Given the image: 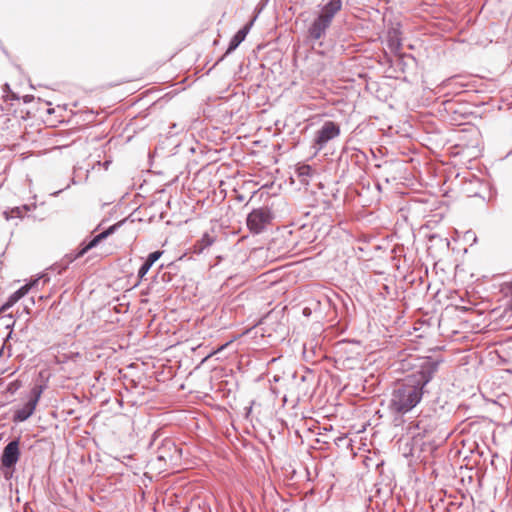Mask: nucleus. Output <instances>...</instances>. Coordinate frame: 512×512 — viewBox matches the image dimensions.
<instances>
[{
  "mask_svg": "<svg viewBox=\"0 0 512 512\" xmlns=\"http://www.w3.org/2000/svg\"><path fill=\"white\" fill-rule=\"evenodd\" d=\"M439 361L424 360L418 369L398 382L391 394L389 409L397 414H406L420 403L425 386L438 371Z\"/></svg>",
  "mask_w": 512,
  "mask_h": 512,
  "instance_id": "1",
  "label": "nucleus"
},
{
  "mask_svg": "<svg viewBox=\"0 0 512 512\" xmlns=\"http://www.w3.org/2000/svg\"><path fill=\"white\" fill-rule=\"evenodd\" d=\"M273 214L267 207L253 209L247 216L246 225L253 234L262 233L271 223Z\"/></svg>",
  "mask_w": 512,
  "mask_h": 512,
  "instance_id": "2",
  "label": "nucleus"
},
{
  "mask_svg": "<svg viewBox=\"0 0 512 512\" xmlns=\"http://www.w3.org/2000/svg\"><path fill=\"white\" fill-rule=\"evenodd\" d=\"M42 392V385H35L31 389L28 401L22 407L14 411L12 417L13 422H24L33 415Z\"/></svg>",
  "mask_w": 512,
  "mask_h": 512,
  "instance_id": "3",
  "label": "nucleus"
},
{
  "mask_svg": "<svg viewBox=\"0 0 512 512\" xmlns=\"http://www.w3.org/2000/svg\"><path fill=\"white\" fill-rule=\"evenodd\" d=\"M182 450L172 439H164L156 451V460L164 464H177L181 459Z\"/></svg>",
  "mask_w": 512,
  "mask_h": 512,
  "instance_id": "4",
  "label": "nucleus"
},
{
  "mask_svg": "<svg viewBox=\"0 0 512 512\" xmlns=\"http://www.w3.org/2000/svg\"><path fill=\"white\" fill-rule=\"evenodd\" d=\"M340 135V126L333 121H326L317 131L313 147L316 151L322 150L326 144Z\"/></svg>",
  "mask_w": 512,
  "mask_h": 512,
  "instance_id": "5",
  "label": "nucleus"
},
{
  "mask_svg": "<svg viewBox=\"0 0 512 512\" xmlns=\"http://www.w3.org/2000/svg\"><path fill=\"white\" fill-rule=\"evenodd\" d=\"M119 224H115L110 226L107 230L99 233L94 238H92L87 244H85L82 248H80L77 252L69 253L65 256V265L72 263L77 258L82 257L85 253H87L90 249L94 248L101 240L107 238L109 235L113 234L115 230L118 228Z\"/></svg>",
  "mask_w": 512,
  "mask_h": 512,
  "instance_id": "6",
  "label": "nucleus"
},
{
  "mask_svg": "<svg viewBox=\"0 0 512 512\" xmlns=\"http://www.w3.org/2000/svg\"><path fill=\"white\" fill-rule=\"evenodd\" d=\"M19 439L10 441L3 449L1 464L5 468H12L18 462L20 457Z\"/></svg>",
  "mask_w": 512,
  "mask_h": 512,
  "instance_id": "7",
  "label": "nucleus"
},
{
  "mask_svg": "<svg viewBox=\"0 0 512 512\" xmlns=\"http://www.w3.org/2000/svg\"><path fill=\"white\" fill-rule=\"evenodd\" d=\"M330 25L331 22L318 15L308 29L309 38L313 41L324 38Z\"/></svg>",
  "mask_w": 512,
  "mask_h": 512,
  "instance_id": "8",
  "label": "nucleus"
},
{
  "mask_svg": "<svg viewBox=\"0 0 512 512\" xmlns=\"http://www.w3.org/2000/svg\"><path fill=\"white\" fill-rule=\"evenodd\" d=\"M341 9L342 0H323L319 16L332 23L333 18Z\"/></svg>",
  "mask_w": 512,
  "mask_h": 512,
  "instance_id": "9",
  "label": "nucleus"
},
{
  "mask_svg": "<svg viewBox=\"0 0 512 512\" xmlns=\"http://www.w3.org/2000/svg\"><path fill=\"white\" fill-rule=\"evenodd\" d=\"M38 280L33 281L30 284H26L20 287L17 291H15L7 300V302L1 307L0 311L5 312L10 307H12L16 302H18L22 297H24L32 286L36 285Z\"/></svg>",
  "mask_w": 512,
  "mask_h": 512,
  "instance_id": "10",
  "label": "nucleus"
},
{
  "mask_svg": "<svg viewBox=\"0 0 512 512\" xmlns=\"http://www.w3.org/2000/svg\"><path fill=\"white\" fill-rule=\"evenodd\" d=\"M253 22L254 20H251L232 37L226 53L234 51L241 44V42L245 40L247 34L249 33L253 25Z\"/></svg>",
  "mask_w": 512,
  "mask_h": 512,
  "instance_id": "11",
  "label": "nucleus"
},
{
  "mask_svg": "<svg viewBox=\"0 0 512 512\" xmlns=\"http://www.w3.org/2000/svg\"><path fill=\"white\" fill-rule=\"evenodd\" d=\"M216 240V237L210 233H204L203 236L194 244V253L201 254L212 246Z\"/></svg>",
  "mask_w": 512,
  "mask_h": 512,
  "instance_id": "12",
  "label": "nucleus"
},
{
  "mask_svg": "<svg viewBox=\"0 0 512 512\" xmlns=\"http://www.w3.org/2000/svg\"><path fill=\"white\" fill-rule=\"evenodd\" d=\"M388 47L392 52H398L401 47V39L399 37V32L396 29H392L388 32Z\"/></svg>",
  "mask_w": 512,
  "mask_h": 512,
  "instance_id": "13",
  "label": "nucleus"
},
{
  "mask_svg": "<svg viewBox=\"0 0 512 512\" xmlns=\"http://www.w3.org/2000/svg\"><path fill=\"white\" fill-rule=\"evenodd\" d=\"M31 210L29 205H23L20 207H14L10 211H5L4 216L7 220L12 218H23L27 212Z\"/></svg>",
  "mask_w": 512,
  "mask_h": 512,
  "instance_id": "14",
  "label": "nucleus"
},
{
  "mask_svg": "<svg viewBox=\"0 0 512 512\" xmlns=\"http://www.w3.org/2000/svg\"><path fill=\"white\" fill-rule=\"evenodd\" d=\"M162 254V251H154L148 255L145 262L152 267V265L162 256Z\"/></svg>",
  "mask_w": 512,
  "mask_h": 512,
  "instance_id": "15",
  "label": "nucleus"
},
{
  "mask_svg": "<svg viewBox=\"0 0 512 512\" xmlns=\"http://www.w3.org/2000/svg\"><path fill=\"white\" fill-rule=\"evenodd\" d=\"M162 254V251H154L148 255L145 262L152 267V265L162 256Z\"/></svg>",
  "mask_w": 512,
  "mask_h": 512,
  "instance_id": "16",
  "label": "nucleus"
},
{
  "mask_svg": "<svg viewBox=\"0 0 512 512\" xmlns=\"http://www.w3.org/2000/svg\"><path fill=\"white\" fill-rule=\"evenodd\" d=\"M313 172V169L309 165H303L298 168L299 176H310Z\"/></svg>",
  "mask_w": 512,
  "mask_h": 512,
  "instance_id": "17",
  "label": "nucleus"
},
{
  "mask_svg": "<svg viewBox=\"0 0 512 512\" xmlns=\"http://www.w3.org/2000/svg\"><path fill=\"white\" fill-rule=\"evenodd\" d=\"M150 268H151V266H149V264H147L146 262H144L142 264V266L138 270V278H139V280H142L144 278V276L148 273Z\"/></svg>",
  "mask_w": 512,
  "mask_h": 512,
  "instance_id": "18",
  "label": "nucleus"
},
{
  "mask_svg": "<svg viewBox=\"0 0 512 512\" xmlns=\"http://www.w3.org/2000/svg\"><path fill=\"white\" fill-rule=\"evenodd\" d=\"M502 292L506 296H510L512 298V282H506L502 285Z\"/></svg>",
  "mask_w": 512,
  "mask_h": 512,
  "instance_id": "19",
  "label": "nucleus"
},
{
  "mask_svg": "<svg viewBox=\"0 0 512 512\" xmlns=\"http://www.w3.org/2000/svg\"><path fill=\"white\" fill-rule=\"evenodd\" d=\"M6 90H9V85L7 83L4 85V91Z\"/></svg>",
  "mask_w": 512,
  "mask_h": 512,
  "instance_id": "20",
  "label": "nucleus"
}]
</instances>
